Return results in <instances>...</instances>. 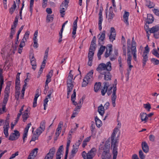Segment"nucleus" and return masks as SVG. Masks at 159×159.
Masks as SVG:
<instances>
[{
  "mask_svg": "<svg viewBox=\"0 0 159 159\" xmlns=\"http://www.w3.org/2000/svg\"><path fill=\"white\" fill-rule=\"evenodd\" d=\"M82 156L84 159H87L88 158V153L87 154L86 152L84 151L82 153Z\"/></svg>",
  "mask_w": 159,
  "mask_h": 159,
  "instance_id": "57",
  "label": "nucleus"
},
{
  "mask_svg": "<svg viewBox=\"0 0 159 159\" xmlns=\"http://www.w3.org/2000/svg\"><path fill=\"white\" fill-rule=\"evenodd\" d=\"M96 151L95 148H93L88 153V158H93L95 156Z\"/></svg>",
  "mask_w": 159,
  "mask_h": 159,
  "instance_id": "18",
  "label": "nucleus"
},
{
  "mask_svg": "<svg viewBox=\"0 0 159 159\" xmlns=\"http://www.w3.org/2000/svg\"><path fill=\"white\" fill-rule=\"evenodd\" d=\"M20 95V91H15V98L18 101L19 99V97Z\"/></svg>",
  "mask_w": 159,
  "mask_h": 159,
  "instance_id": "55",
  "label": "nucleus"
},
{
  "mask_svg": "<svg viewBox=\"0 0 159 159\" xmlns=\"http://www.w3.org/2000/svg\"><path fill=\"white\" fill-rule=\"evenodd\" d=\"M46 121L45 120H42L40 123V126L39 127L40 128L44 130L45 128Z\"/></svg>",
  "mask_w": 159,
  "mask_h": 159,
  "instance_id": "42",
  "label": "nucleus"
},
{
  "mask_svg": "<svg viewBox=\"0 0 159 159\" xmlns=\"http://www.w3.org/2000/svg\"><path fill=\"white\" fill-rule=\"evenodd\" d=\"M149 48L148 45L145 47L143 53L148 55L149 52Z\"/></svg>",
  "mask_w": 159,
  "mask_h": 159,
  "instance_id": "51",
  "label": "nucleus"
},
{
  "mask_svg": "<svg viewBox=\"0 0 159 159\" xmlns=\"http://www.w3.org/2000/svg\"><path fill=\"white\" fill-rule=\"evenodd\" d=\"M76 97V90L74 89L73 90V92L71 96V100L73 99H75Z\"/></svg>",
  "mask_w": 159,
  "mask_h": 159,
  "instance_id": "61",
  "label": "nucleus"
},
{
  "mask_svg": "<svg viewBox=\"0 0 159 159\" xmlns=\"http://www.w3.org/2000/svg\"><path fill=\"white\" fill-rule=\"evenodd\" d=\"M78 17H77L76 19L74 21L73 23V31L72 32V34L73 35L72 37L74 39L75 37V35L76 34V30L77 28V22L78 21L77 19Z\"/></svg>",
  "mask_w": 159,
  "mask_h": 159,
  "instance_id": "13",
  "label": "nucleus"
},
{
  "mask_svg": "<svg viewBox=\"0 0 159 159\" xmlns=\"http://www.w3.org/2000/svg\"><path fill=\"white\" fill-rule=\"evenodd\" d=\"M25 40H24V39H22L20 43V45H19L20 48H22L24 46H25Z\"/></svg>",
  "mask_w": 159,
  "mask_h": 159,
  "instance_id": "64",
  "label": "nucleus"
},
{
  "mask_svg": "<svg viewBox=\"0 0 159 159\" xmlns=\"http://www.w3.org/2000/svg\"><path fill=\"white\" fill-rule=\"evenodd\" d=\"M22 117L23 118V121L24 122H25L28 118L29 117V114L27 109L24 111V113L22 115Z\"/></svg>",
  "mask_w": 159,
  "mask_h": 159,
  "instance_id": "22",
  "label": "nucleus"
},
{
  "mask_svg": "<svg viewBox=\"0 0 159 159\" xmlns=\"http://www.w3.org/2000/svg\"><path fill=\"white\" fill-rule=\"evenodd\" d=\"M95 125L93 121H92L91 122V125L90 127L92 133L94 132L95 131Z\"/></svg>",
  "mask_w": 159,
  "mask_h": 159,
  "instance_id": "52",
  "label": "nucleus"
},
{
  "mask_svg": "<svg viewBox=\"0 0 159 159\" xmlns=\"http://www.w3.org/2000/svg\"><path fill=\"white\" fill-rule=\"evenodd\" d=\"M112 51V45L109 44L107 46L106 51L105 54V57L107 58L111 54Z\"/></svg>",
  "mask_w": 159,
  "mask_h": 159,
  "instance_id": "12",
  "label": "nucleus"
},
{
  "mask_svg": "<svg viewBox=\"0 0 159 159\" xmlns=\"http://www.w3.org/2000/svg\"><path fill=\"white\" fill-rule=\"evenodd\" d=\"M39 136L36 134L34 133L30 141V142L32 141H34L38 139Z\"/></svg>",
  "mask_w": 159,
  "mask_h": 159,
  "instance_id": "45",
  "label": "nucleus"
},
{
  "mask_svg": "<svg viewBox=\"0 0 159 159\" xmlns=\"http://www.w3.org/2000/svg\"><path fill=\"white\" fill-rule=\"evenodd\" d=\"M5 105H2V108H0V115L6 111H5Z\"/></svg>",
  "mask_w": 159,
  "mask_h": 159,
  "instance_id": "56",
  "label": "nucleus"
},
{
  "mask_svg": "<svg viewBox=\"0 0 159 159\" xmlns=\"http://www.w3.org/2000/svg\"><path fill=\"white\" fill-rule=\"evenodd\" d=\"M38 149L37 148H34L30 153V154L31 155L32 157H33V158L38 153Z\"/></svg>",
  "mask_w": 159,
  "mask_h": 159,
  "instance_id": "37",
  "label": "nucleus"
},
{
  "mask_svg": "<svg viewBox=\"0 0 159 159\" xmlns=\"http://www.w3.org/2000/svg\"><path fill=\"white\" fill-rule=\"evenodd\" d=\"M29 56L31 65L32 66H33V65H36V61L35 58H34V54L33 53L30 54Z\"/></svg>",
  "mask_w": 159,
  "mask_h": 159,
  "instance_id": "24",
  "label": "nucleus"
},
{
  "mask_svg": "<svg viewBox=\"0 0 159 159\" xmlns=\"http://www.w3.org/2000/svg\"><path fill=\"white\" fill-rule=\"evenodd\" d=\"M56 149L53 147L49 150V152L46 155L44 159H53L55 152Z\"/></svg>",
  "mask_w": 159,
  "mask_h": 159,
  "instance_id": "8",
  "label": "nucleus"
},
{
  "mask_svg": "<svg viewBox=\"0 0 159 159\" xmlns=\"http://www.w3.org/2000/svg\"><path fill=\"white\" fill-rule=\"evenodd\" d=\"M129 16V13L128 12L125 11L123 16V18L124 19V22L126 23L127 25H129L128 20Z\"/></svg>",
  "mask_w": 159,
  "mask_h": 159,
  "instance_id": "23",
  "label": "nucleus"
},
{
  "mask_svg": "<svg viewBox=\"0 0 159 159\" xmlns=\"http://www.w3.org/2000/svg\"><path fill=\"white\" fill-rule=\"evenodd\" d=\"M44 130L41 128H40V127L38 128L36 130L35 132L36 134L38 135H39L41 133L44 131Z\"/></svg>",
  "mask_w": 159,
  "mask_h": 159,
  "instance_id": "39",
  "label": "nucleus"
},
{
  "mask_svg": "<svg viewBox=\"0 0 159 159\" xmlns=\"http://www.w3.org/2000/svg\"><path fill=\"white\" fill-rule=\"evenodd\" d=\"M69 0H65L64 1L60 6V12L62 17H64L65 15V12L66 10Z\"/></svg>",
  "mask_w": 159,
  "mask_h": 159,
  "instance_id": "5",
  "label": "nucleus"
},
{
  "mask_svg": "<svg viewBox=\"0 0 159 159\" xmlns=\"http://www.w3.org/2000/svg\"><path fill=\"white\" fill-rule=\"evenodd\" d=\"M99 21L98 23L99 29L101 31L102 29V24L103 20L102 12L101 10H100L99 13Z\"/></svg>",
  "mask_w": 159,
  "mask_h": 159,
  "instance_id": "15",
  "label": "nucleus"
},
{
  "mask_svg": "<svg viewBox=\"0 0 159 159\" xmlns=\"http://www.w3.org/2000/svg\"><path fill=\"white\" fill-rule=\"evenodd\" d=\"M146 4L149 8H150L153 7L154 6L153 3L149 0L146 1Z\"/></svg>",
  "mask_w": 159,
  "mask_h": 159,
  "instance_id": "38",
  "label": "nucleus"
},
{
  "mask_svg": "<svg viewBox=\"0 0 159 159\" xmlns=\"http://www.w3.org/2000/svg\"><path fill=\"white\" fill-rule=\"evenodd\" d=\"M139 156L141 159H145V157L142 150H140L139 151Z\"/></svg>",
  "mask_w": 159,
  "mask_h": 159,
  "instance_id": "50",
  "label": "nucleus"
},
{
  "mask_svg": "<svg viewBox=\"0 0 159 159\" xmlns=\"http://www.w3.org/2000/svg\"><path fill=\"white\" fill-rule=\"evenodd\" d=\"M4 83L3 78H0V90H2V85Z\"/></svg>",
  "mask_w": 159,
  "mask_h": 159,
  "instance_id": "62",
  "label": "nucleus"
},
{
  "mask_svg": "<svg viewBox=\"0 0 159 159\" xmlns=\"http://www.w3.org/2000/svg\"><path fill=\"white\" fill-rule=\"evenodd\" d=\"M148 23V24L152 23L154 20L153 17L151 14H148L147 16Z\"/></svg>",
  "mask_w": 159,
  "mask_h": 159,
  "instance_id": "33",
  "label": "nucleus"
},
{
  "mask_svg": "<svg viewBox=\"0 0 159 159\" xmlns=\"http://www.w3.org/2000/svg\"><path fill=\"white\" fill-rule=\"evenodd\" d=\"M104 108L102 104H101L98 107V111L99 114L101 116H102L104 113Z\"/></svg>",
  "mask_w": 159,
  "mask_h": 159,
  "instance_id": "29",
  "label": "nucleus"
},
{
  "mask_svg": "<svg viewBox=\"0 0 159 159\" xmlns=\"http://www.w3.org/2000/svg\"><path fill=\"white\" fill-rule=\"evenodd\" d=\"M72 70H70L68 76L67 78V98H68L70 93L73 90L74 85L73 84L74 80L76 77L73 79V75L71 73Z\"/></svg>",
  "mask_w": 159,
  "mask_h": 159,
  "instance_id": "3",
  "label": "nucleus"
},
{
  "mask_svg": "<svg viewBox=\"0 0 159 159\" xmlns=\"http://www.w3.org/2000/svg\"><path fill=\"white\" fill-rule=\"evenodd\" d=\"M11 85L10 82H8L7 83L6 87L5 90V94L9 95L10 87Z\"/></svg>",
  "mask_w": 159,
  "mask_h": 159,
  "instance_id": "27",
  "label": "nucleus"
},
{
  "mask_svg": "<svg viewBox=\"0 0 159 159\" xmlns=\"http://www.w3.org/2000/svg\"><path fill=\"white\" fill-rule=\"evenodd\" d=\"M151 61L154 65H158L159 64V60L156 58H152L151 59Z\"/></svg>",
  "mask_w": 159,
  "mask_h": 159,
  "instance_id": "40",
  "label": "nucleus"
},
{
  "mask_svg": "<svg viewBox=\"0 0 159 159\" xmlns=\"http://www.w3.org/2000/svg\"><path fill=\"white\" fill-rule=\"evenodd\" d=\"M53 71L52 70H51L46 76L47 79L45 82L49 83L51 81V78L53 75Z\"/></svg>",
  "mask_w": 159,
  "mask_h": 159,
  "instance_id": "25",
  "label": "nucleus"
},
{
  "mask_svg": "<svg viewBox=\"0 0 159 159\" xmlns=\"http://www.w3.org/2000/svg\"><path fill=\"white\" fill-rule=\"evenodd\" d=\"M95 46L96 44L91 43L89 48V50L94 51L96 49Z\"/></svg>",
  "mask_w": 159,
  "mask_h": 159,
  "instance_id": "58",
  "label": "nucleus"
},
{
  "mask_svg": "<svg viewBox=\"0 0 159 159\" xmlns=\"http://www.w3.org/2000/svg\"><path fill=\"white\" fill-rule=\"evenodd\" d=\"M93 70H91L84 77L85 79L88 82H91L93 80Z\"/></svg>",
  "mask_w": 159,
  "mask_h": 159,
  "instance_id": "11",
  "label": "nucleus"
},
{
  "mask_svg": "<svg viewBox=\"0 0 159 159\" xmlns=\"http://www.w3.org/2000/svg\"><path fill=\"white\" fill-rule=\"evenodd\" d=\"M103 84L104 86L101 90V93L102 96H104L106 92H107V89L109 87V83L107 82H104Z\"/></svg>",
  "mask_w": 159,
  "mask_h": 159,
  "instance_id": "14",
  "label": "nucleus"
},
{
  "mask_svg": "<svg viewBox=\"0 0 159 159\" xmlns=\"http://www.w3.org/2000/svg\"><path fill=\"white\" fill-rule=\"evenodd\" d=\"M94 54V51L89 50L88 54V58H89V60H93Z\"/></svg>",
  "mask_w": 159,
  "mask_h": 159,
  "instance_id": "35",
  "label": "nucleus"
},
{
  "mask_svg": "<svg viewBox=\"0 0 159 159\" xmlns=\"http://www.w3.org/2000/svg\"><path fill=\"white\" fill-rule=\"evenodd\" d=\"M73 148L71 151V154L70 156L72 157H74L75 154L78 151V147H75L74 145H73Z\"/></svg>",
  "mask_w": 159,
  "mask_h": 159,
  "instance_id": "31",
  "label": "nucleus"
},
{
  "mask_svg": "<svg viewBox=\"0 0 159 159\" xmlns=\"http://www.w3.org/2000/svg\"><path fill=\"white\" fill-rule=\"evenodd\" d=\"M101 86V82H96L94 85V91L96 92H97L100 89Z\"/></svg>",
  "mask_w": 159,
  "mask_h": 159,
  "instance_id": "28",
  "label": "nucleus"
},
{
  "mask_svg": "<svg viewBox=\"0 0 159 159\" xmlns=\"http://www.w3.org/2000/svg\"><path fill=\"white\" fill-rule=\"evenodd\" d=\"M34 1V0H30V9L31 13H32V12L33 7Z\"/></svg>",
  "mask_w": 159,
  "mask_h": 159,
  "instance_id": "54",
  "label": "nucleus"
},
{
  "mask_svg": "<svg viewBox=\"0 0 159 159\" xmlns=\"http://www.w3.org/2000/svg\"><path fill=\"white\" fill-rule=\"evenodd\" d=\"M140 116L142 121H144L145 122H146L148 119V117L146 113H141L140 114Z\"/></svg>",
  "mask_w": 159,
  "mask_h": 159,
  "instance_id": "26",
  "label": "nucleus"
},
{
  "mask_svg": "<svg viewBox=\"0 0 159 159\" xmlns=\"http://www.w3.org/2000/svg\"><path fill=\"white\" fill-rule=\"evenodd\" d=\"M89 83H90L89 82H88L85 79V78H84L83 81L82 83V87H86Z\"/></svg>",
  "mask_w": 159,
  "mask_h": 159,
  "instance_id": "53",
  "label": "nucleus"
},
{
  "mask_svg": "<svg viewBox=\"0 0 159 159\" xmlns=\"http://www.w3.org/2000/svg\"><path fill=\"white\" fill-rule=\"evenodd\" d=\"M143 107L148 111H149L151 108V105L148 103L146 104H144Z\"/></svg>",
  "mask_w": 159,
  "mask_h": 159,
  "instance_id": "48",
  "label": "nucleus"
},
{
  "mask_svg": "<svg viewBox=\"0 0 159 159\" xmlns=\"http://www.w3.org/2000/svg\"><path fill=\"white\" fill-rule=\"evenodd\" d=\"M9 120L8 119H6L5 121L4 125V133L6 137H7L8 136V130L10 127L9 125Z\"/></svg>",
  "mask_w": 159,
  "mask_h": 159,
  "instance_id": "7",
  "label": "nucleus"
},
{
  "mask_svg": "<svg viewBox=\"0 0 159 159\" xmlns=\"http://www.w3.org/2000/svg\"><path fill=\"white\" fill-rule=\"evenodd\" d=\"M14 133H11L10 135L9 140L11 141L15 140L19 138L20 136V133L17 130H15Z\"/></svg>",
  "mask_w": 159,
  "mask_h": 159,
  "instance_id": "6",
  "label": "nucleus"
},
{
  "mask_svg": "<svg viewBox=\"0 0 159 159\" xmlns=\"http://www.w3.org/2000/svg\"><path fill=\"white\" fill-rule=\"evenodd\" d=\"M16 6L15 1H14V3L12 7L10 8L9 9V13L12 14L15 11V9L16 8Z\"/></svg>",
  "mask_w": 159,
  "mask_h": 159,
  "instance_id": "34",
  "label": "nucleus"
},
{
  "mask_svg": "<svg viewBox=\"0 0 159 159\" xmlns=\"http://www.w3.org/2000/svg\"><path fill=\"white\" fill-rule=\"evenodd\" d=\"M63 145H61L59 147L57 151V154H62V152H63Z\"/></svg>",
  "mask_w": 159,
  "mask_h": 159,
  "instance_id": "46",
  "label": "nucleus"
},
{
  "mask_svg": "<svg viewBox=\"0 0 159 159\" xmlns=\"http://www.w3.org/2000/svg\"><path fill=\"white\" fill-rule=\"evenodd\" d=\"M106 32L105 30H103L101 34H99L98 35V44L100 45L103 44L104 43V40L105 38Z\"/></svg>",
  "mask_w": 159,
  "mask_h": 159,
  "instance_id": "9",
  "label": "nucleus"
},
{
  "mask_svg": "<svg viewBox=\"0 0 159 159\" xmlns=\"http://www.w3.org/2000/svg\"><path fill=\"white\" fill-rule=\"evenodd\" d=\"M152 53L157 57L159 58V53L155 49H154L152 51Z\"/></svg>",
  "mask_w": 159,
  "mask_h": 159,
  "instance_id": "43",
  "label": "nucleus"
},
{
  "mask_svg": "<svg viewBox=\"0 0 159 159\" xmlns=\"http://www.w3.org/2000/svg\"><path fill=\"white\" fill-rule=\"evenodd\" d=\"M112 69L111 63L110 61L107 63L106 64L101 63L99 64L96 70L101 74H105L106 72L110 71Z\"/></svg>",
  "mask_w": 159,
  "mask_h": 159,
  "instance_id": "4",
  "label": "nucleus"
},
{
  "mask_svg": "<svg viewBox=\"0 0 159 159\" xmlns=\"http://www.w3.org/2000/svg\"><path fill=\"white\" fill-rule=\"evenodd\" d=\"M141 146L142 149L145 153H146L148 152L149 151V146L146 142H143L141 144Z\"/></svg>",
  "mask_w": 159,
  "mask_h": 159,
  "instance_id": "16",
  "label": "nucleus"
},
{
  "mask_svg": "<svg viewBox=\"0 0 159 159\" xmlns=\"http://www.w3.org/2000/svg\"><path fill=\"white\" fill-rule=\"evenodd\" d=\"M155 136L152 134H150L149 136V139L150 141L153 142L155 141Z\"/></svg>",
  "mask_w": 159,
  "mask_h": 159,
  "instance_id": "59",
  "label": "nucleus"
},
{
  "mask_svg": "<svg viewBox=\"0 0 159 159\" xmlns=\"http://www.w3.org/2000/svg\"><path fill=\"white\" fill-rule=\"evenodd\" d=\"M9 95H4V98L3 101V103L4 104V105H6V104L7 103L8 100V98H9Z\"/></svg>",
  "mask_w": 159,
  "mask_h": 159,
  "instance_id": "47",
  "label": "nucleus"
},
{
  "mask_svg": "<svg viewBox=\"0 0 159 159\" xmlns=\"http://www.w3.org/2000/svg\"><path fill=\"white\" fill-rule=\"evenodd\" d=\"M104 75V79L106 80H108L111 79V75L109 72H106L105 74Z\"/></svg>",
  "mask_w": 159,
  "mask_h": 159,
  "instance_id": "32",
  "label": "nucleus"
},
{
  "mask_svg": "<svg viewBox=\"0 0 159 159\" xmlns=\"http://www.w3.org/2000/svg\"><path fill=\"white\" fill-rule=\"evenodd\" d=\"M114 83L115 84L113 85L112 87H108L107 92V93L108 96L110 95L112 93L111 96V103L114 107L116 106V101L117 98L116 95L117 80L116 79L115 80Z\"/></svg>",
  "mask_w": 159,
  "mask_h": 159,
  "instance_id": "1",
  "label": "nucleus"
},
{
  "mask_svg": "<svg viewBox=\"0 0 159 159\" xmlns=\"http://www.w3.org/2000/svg\"><path fill=\"white\" fill-rule=\"evenodd\" d=\"M53 15H48L47 16L46 21L48 23L50 22H52L53 20Z\"/></svg>",
  "mask_w": 159,
  "mask_h": 159,
  "instance_id": "36",
  "label": "nucleus"
},
{
  "mask_svg": "<svg viewBox=\"0 0 159 159\" xmlns=\"http://www.w3.org/2000/svg\"><path fill=\"white\" fill-rule=\"evenodd\" d=\"M63 125V122L60 121L58 125V127L56 129V132L55 133L56 135L58 136L61 133L62 126Z\"/></svg>",
  "mask_w": 159,
  "mask_h": 159,
  "instance_id": "19",
  "label": "nucleus"
},
{
  "mask_svg": "<svg viewBox=\"0 0 159 159\" xmlns=\"http://www.w3.org/2000/svg\"><path fill=\"white\" fill-rule=\"evenodd\" d=\"M29 34L30 32L29 31H27L24 34V37L22 39H24V40L26 41H27V39L29 38Z\"/></svg>",
  "mask_w": 159,
  "mask_h": 159,
  "instance_id": "44",
  "label": "nucleus"
},
{
  "mask_svg": "<svg viewBox=\"0 0 159 159\" xmlns=\"http://www.w3.org/2000/svg\"><path fill=\"white\" fill-rule=\"evenodd\" d=\"M115 15L114 13H113V11H110L109 12V15H108V20L111 21L113 19V18L114 16Z\"/></svg>",
  "mask_w": 159,
  "mask_h": 159,
  "instance_id": "41",
  "label": "nucleus"
},
{
  "mask_svg": "<svg viewBox=\"0 0 159 159\" xmlns=\"http://www.w3.org/2000/svg\"><path fill=\"white\" fill-rule=\"evenodd\" d=\"M159 30V25H156L152 27L149 28V32L151 33H154Z\"/></svg>",
  "mask_w": 159,
  "mask_h": 159,
  "instance_id": "20",
  "label": "nucleus"
},
{
  "mask_svg": "<svg viewBox=\"0 0 159 159\" xmlns=\"http://www.w3.org/2000/svg\"><path fill=\"white\" fill-rule=\"evenodd\" d=\"M143 67H144L146 65L147 61L148 60V55L143 53L142 55Z\"/></svg>",
  "mask_w": 159,
  "mask_h": 159,
  "instance_id": "21",
  "label": "nucleus"
},
{
  "mask_svg": "<svg viewBox=\"0 0 159 159\" xmlns=\"http://www.w3.org/2000/svg\"><path fill=\"white\" fill-rule=\"evenodd\" d=\"M95 120L97 126L98 128L100 127L102 125L101 121L97 116L95 117Z\"/></svg>",
  "mask_w": 159,
  "mask_h": 159,
  "instance_id": "30",
  "label": "nucleus"
},
{
  "mask_svg": "<svg viewBox=\"0 0 159 159\" xmlns=\"http://www.w3.org/2000/svg\"><path fill=\"white\" fill-rule=\"evenodd\" d=\"M111 34L108 35L110 40L111 41L113 42L115 39L116 33L114 27H111L110 30Z\"/></svg>",
  "mask_w": 159,
  "mask_h": 159,
  "instance_id": "10",
  "label": "nucleus"
},
{
  "mask_svg": "<svg viewBox=\"0 0 159 159\" xmlns=\"http://www.w3.org/2000/svg\"><path fill=\"white\" fill-rule=\"evenodd\" d=\"M136 43L135 42H132L131 50H136Z\"/></svg>",
  "mask_w": 159,
  "mask_h": 159,
  "instance_id": "63",
  "label": "nucleus"
},
{
  "mask_svg": "<svg viewBox=\"0 0 159 159\" xmlns=\"http://www.w3.org/2000/svg\"><path fill=\"white\" fill-rule=\"evenodd\" d=\"M131 51H132V53L133 55V58L135 61H136V58H137L136 54V50H131Z\"/></svg>",
  "mask_w": 159,
  "mask_h": 159,
  "instance_id": "60",
  "label": "nucleus"
},
{
  "mask_svg": "<svg viewBox=\"0 0 159 159\" xmlns=\"http://www.w3.org/2000/svg\"><path fill=\"white\" fill-rule=\"evenodd\" d=\"M105 48V46L101 45L100 49L98 50V53L102 54Z\"/></svg>",
  "mask_w": 159,
  "mask_h": 159,
  "instance_id": "49",
  "label": "nucleus"
},
{
  "mask_svg": "<svg viewBox=\"0 0 159 159\" xmlns=\"http://www.w3.org/2000/svg\"><path fill=\"white\" fill-rule=\"evenodd\" d=\"M130 51L129 49L128 48V57H127V63L129 66V71L131 70V68L133 67V66L131 65V55L130 54Z\"/></svg>",
  "mask_w": 159,
  "mask_h": 159,
  "instance_id": "17",
  "label": "nucleus"
},
{
  "mask_svg": "<svg viewBox=\"0 0 159 159\" xmlns=\"http://www.w3.org/2000/svg\"><path fill=\"white\" fill-rule=\"evenodd\" d=\"M114 83L115 84L113 85L112 87H108L107 92V93L108 96L110 95L112 93L111 96V103L114 107L116 106V101L117 98L116 95L117 80L116 79L115 80Z\"/></svg>",
  "mask_w": 159,
  "mask_h": 159,
  "instance_id": "2",
  "label": "nucleus"
}]
</instances>
